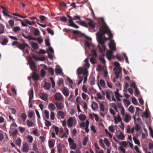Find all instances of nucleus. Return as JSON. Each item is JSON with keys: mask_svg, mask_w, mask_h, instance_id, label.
Returning a JSON list of instances; mask_svg holds the SVG:
<instances>
[{"mask_svg": "<svg viewBox=\"0 0 153 153\" xmlns=\"http://www.w3.org/2000/svg\"><path fill=\"white\" fill-rule=\"evenodd\" d=\"M107 33L108 35V37H105L106 40H108L112 39L113 37V35L111 32L108 27L106 24L103 25L99 29V32L97 34V41L99 43L101 44L103 49H102L100 47L98 46V47L100 52L101 53H104L106 50V47L105 45L103 39V35Z\"/></svg>", "mask_w": 153, "mask_h": 153, "instance_id": "f257e3e1", "label": "nucleus"}, {"mask_svg": "<svg viewBox=\"0 0 153 153\" xmlns=\"http://www.w3.org/2000/svg\"><path fill=\"white\" fill-rule=\"evenodd\" d=\"M84 69L82 67H79L77 69V74L78 77L80 80L77 83L78 84H79L82 82L84 79L83 83H85L87 81V77L88 76L84 75L83 74Z\"/></svg>", "mask_w": 153, "mask_h": 153, "instance_id": "f03ea898", "label": "nucleus"}, {"mask_svg": "<svg viewBox=\"0 0 153 153\" xmlns=\"http://www.w3.org/2000/svg\"><path fill=\"white\" fill-rule=\"evenodd\" d=\"M29 59L27 60V65H29L31 70L32 71H36V66L35 62L33 61L31 57L30 56L28 57Z\"/></svg>", "mask_w": 153, "mask_h": 153, "instance_id": "7ed1b4c3", "label": "nucleus"}, {"mask_svg": "<svg viewBox=\"0 0 153 153\" xmlns=\"http://www.w3.org/2000/svg\"><path fill=\"white\" fill-rule=\"evenodd\" d=\"M55 100L57 101H62L64 100V98L61 94L59 92L56 93L54 95Z\"/></svg>", "mask_w": 153, "mask_h": 153, "instance_id": "20e7f679", "label": "nucleus"}, {"mask_svg": "<svg viewBox=\"0 0 153 153\" xmlns=\"http://www.w3.org/2000/svg\"><path fill=\"white\" fill-rule=\"evenodd\" d=\"M122 68L117 69L116 67L113 69V71H114V74L116 75V79H118L120 77V74L122 73Z\"/></svg>", "mask_w": 153, "mask_h": 153, "instance_id": "39448f33", "label": "nucleus"}, {"mask_svg": "<svg viewBox=\"0 0 153 153\" xmlns=\"http://www.w3.org/2000/svg\"><path fill=\"white\" fill-rule=\"evenodd\" d=\"M31 31H33L34 35L36 36H38L40 34V32L38 28H35L34 27H30Z\"/></svg>", "mask_w": 153, "mask_h": 153, "instance_id": "423d86ee", "label": "nucleus"}, {"mask_svg": "<svg viewBox=\"0 0 153 153\" xmlns=\"http://www.w3.org/2000/svg\"><path fill=\"white\" fill-rule=\"evenodd\" d=\"M39 97L42 100L46 101L48 99V94L44 93H40L39 94Z\"/></svg>", "mask_w": 153, "mask_h": 153, "instance_id": "0eeeda50", "label": "nucleus"}, {"mask_svg": "<svg viewBox=\"0 0 153 153\" xmlns=\"http://www.w3.org/2000/svg\"><path fill=\"white\" fill-rule=\"evenodd\" d=\"M109 46L110 49L112 51H115L116 50L115 44L114 43V41L111 40L110 41V43L109 44Z\"/></svg>", "mask_w": 153, "mask_h": 153, "instance_id": "6e6552de", "label": "nucleus"}, {"mask_svg": "<svg viewBox=\"0 0 153 153\" xmlns=\"http://www.w3.org/2000/svg\"><path fill=\"white\" fill-rule=\"evenodd\" d=\"M90 66V64L89 63H87L84 65V69L83 74L84 75H86L87 76H88V69L89 68Z\"/></svg>", "mask_w": 153, "mask_h": 153, "instance_id": "1a4fd4ad", "label": "nucleus"}, {"mask_svg": "<svg viewBox=\"0 0 153 153\" xmlns=\"http://www.w3.org/2000/svg\"><path fill=\"white\" fill-rule=\"evenodd\" d=\"M55 72L58 74L62 76L63 74L62 72V70L61 68L59 65L56 66L55 70Z\"/></svg>", "mask_w": 153, "mask_h": 153, "instance_id": "9d476101", "label": "nucleus"}, {"mask_svg": "<svg viewBox=\"0 0 153 153\" xmlns=\"http://www.w3.org/2000/svg\"><path fill=\"white\" fill-rule=\"evenodd\" d=\"M113 52L112 51H107L106 53V57L109 60H111L112 59Z\"/></svg>", "mask_w": 153, "mask_h": 153, "instance_id": "9b49d317", "label": "nucleus"}, {"mask_svg": "<svg viewBox=\"0 0 153 153\" xmlns=\"http://www.w3.org/2000/svg\"><path fill=\"white\" fill-rule=\"evenodd\" d=\"M55 104L57 109L62 110L64 107L63 104L60 102H56Z\"/></svg>", "mask_w": 153, "mask_h": 153, "instance_id": "f8f14e48", "label": "nucleus"}, {"mask_svg": "<svg viewBox=\"0 0 153 153\" xmlns=\"http://www.w3.org/2000/svg\"><path fill=\"white\" fill-rule=\"evenodd\" d=\"M74 122V120L73 118L71 117H70L68 120L67 122V124L68 126L69 127H71L72 126L73 123Z\"/></svg>", "mask_w": 153, "mask_h": 153, "instance_id": "ddd939ff", "label": "nucleus"}, {"mask_svg": "<svg viewBox=\"0 0 153 153\" xmlns=\"http://www.w3.org/2000/svg\"><path fill=\"white\" fill-rule=\"evenodd\" d=\"M22 149L23 152L25 153H27L29 150V146L27 143H25L23 144Z\"/></svg>", "mask_w": 153, "mask_h": 153, "instance_id": "4468645a", "label": "nucleus"}, {"mask_svg": "<svg viewBox=\"0 0 153 153\" xmlns=\"http://www.w3.org/2000/svg\"><path fill=\"white\" fill-rule=\"evenodd\" d=\"M26 47H29L28 45L26 43L20 44L17 47L21 50H23Z\"/></svg>", "mask_w": 153, "mask_h": 153, "instance_id": "2eb2a0df", "label": "nucleus"}, {"mask_svg": "<svg viewBox=\"0 0 153 153\" xmlns=\"http://www.w3.org/2000/svg\"><path fill=\"white\" fill-rule=\"evenodd\" d=\"M131 120V117L130 115L126 114L124 119V121L126 123H128Z\"/></svg>", "mask_w": 153, "mask_h": 153, "instance_id": "dca6fc26", "label": "nucleus"}, {"mask_svg": "<svg viewBox=\"0 0 153 153\" xmlns=\"http://www.w3.org/2000/svg\"><path fill=\"white\" fill-rule=\"evenodd\" d=\"M29 103H30L31 101L32 100V99L33 98V89L31 90L30 93L29 94Z\"/></svg>", "mask_w": 153, "mask_h": 153, "instance_id": "f3484780", "label": "nucleus"}, {"mask_svg": "<svg viewBox=\"0 0 153 153\" xmlns=\"http://www.w3.org/2000/svg\"><path fill=\"white\" fill-rule=\"evenodd\" d=\"M91 107L92 109L95 110L98 108V106L96 102L94 101H93L91 105Z\"/></svg>", "mask_w": 153, "mask_h": 153, "instance_id": "a211bd4d", "label": "nucleus"}, {"mask_svg": "<svg viewBox=\"0 0 153 153\" xmlns=\"http://www.w3.org/2000/svg\"><path fill=\"white\" fill-rule=\"evenodd\" d=\"M51 86V85L50 83L45 82V85L43 87L45 89L48 90H49Z\"/></svg>", "mask_w": 153, "mask_h": 153, "instance_id": "6ab92c4d", "label": "nucleus"}, {"mask_svg": "<svg viewBox=\"0 0 153 153\" xmlns=\"http://www.w3.org/2000/svg\"><path fill=\"white\" fill-rule=\"evenodd\" d=\"M63 147V145L61 143H59L57 146L58 151L59 153H61L62 152V148Z\"/></svg>", "mask_w": 153, "mask_h": 153, "instance_id": "aec40b11", "label": "nucleus"}, {"mask_svg": "<svg viewBox=\"0 0 153 153\" xmlns=\"http://www.w3.org/2000/svg\"><path fill=\"white\" fill-rule=\"evenodd\" d=\"M48 108L51 111L54 110L56 107L54 104L51 103L48 106Z\"/></svg>", "mask_w": 153, "mask_h": 153, "instance_id": "412c9836", "label": "nucleus"}, {"mask_svg": "<svg viewBox=\"0 0 153 153\" xmlns=\"http://www.w3.org/2000/svg\"><path fill=\"white\" fill-rule=\"evenodd\" d=\"M68 22L69 23V25L70 26L76 28V25L73 22L72 19H69Z\"/></svg>", "mask_w": 153, "mask_h": 153, "instance_id": "4be33fe9", "label": "nucleus"}, {"mask_svg": "<svg viewBox=\"0 0 153 153\" xmlns=\"http://www.w3.org/2000/svg\"><path fill=\"white\" fill-rule=\"evenodd\" d=\"M117 137L119 139L122 140H124L125 137V136L122 132H120V134L117 135Z\"/></svg>", "mask_w": 153, "mask_h": 153, "instance_id": "5701e85b", "label": "nucleus"}, {"mask_svg": "<svg viewBox=\"0 0 153 153\" xmlns=\"http://www.w3.org/2000/svg\"><path fill=\"white\" fill-rule=\"evenodd\" d=\"M88 25L91 27L93 29H94L95 28V27H97V28L98 29V27H100V26L98 25H94L92 22H89L88 23Z\"/></svg>", "mask_w": 153, "mask_h": 153, "instance_id": "b1692460", "label": "nucleus"}, {"mask_svg": "<svg viewBox=\"0 0 153 153\" xmlns=\"http://www.w3.org/2000/svg\"><path fill=\"white\" fill-rule=\"evenodd\" d=\"M33 79L36 81H37L39 79L38 74L35 72H33L32 75Z\"/></svg>", "mask_w": 153, "mask_h": 153, "instance_id": "393cba45", "label": "nucleus"}, {"mask_svg": "<svg viewBox=\"0 0 153 153\" xmlns=\"http://www.w3.org/2000/svg\"><path fill=\"white\" fill-rule=\"evenodd\" d=\"M23 121L25 122L27 117V115L25 113H22L20 115Z\"/></svg>", "mask_w": 153, "mask_h": 153, "instance_id": "a878e982", "label": "nucleus"}, {"mask_svg": "<svg viewBox=\"0 0 153 153\" xmlns=\"http://www.w3.org/2000/svg\"><path fill=\"white\" fill-rule=\"evenodd\" d=\"M4 26L2 24H0V34H2L4 32Z\"/></svg>", "mask_w": 153, "mask_h": 153, "instance_id": "bb28decb", "label": "nucleus"}, {"mask_svg": "<svg viewBox=\"0 0 153 153\" xmlns=\"http://www.w3.org/2000/svg\"><path fill=\"white\" fill-rule=\"evenodd\" d=\"M80 34L82 36H84L85 37V38L87 39L90 40L91 39V38L90 37L86 36L85 34L83 33H81L79 31L77 30V35L78 34Z\"/></svg>", "mask_w": 153, "mask_h": 153, "instance_id": "cd10ccee", "label": "nucleus"}, {"mask_svg": "<svg viewBox=\"0 0 153 153\" xmlns=\"http://www.w3.org/2000/svg\"><path fill=\"white\" fill-rule=\"evenodd\" d=\"M58 114L59 117H60L61 119H63L64 118V113L62 111H59L58 112Z\"/></svg>", "mask_w": 153, "mask_h": 153, "instance_id": "c85d7f7f", "label": "nucleus"}, {"mask_svg": "<svg viewBox=\"0 0 153 153\" xmlns=\"http://www.w3.org/2000/svg\"><path fill=\"white\" fill-rule=\"evenodd\" d=\"M86 128H85V131L87 133H88L89 131V129L88 128L89 125V121L87 120L86 121Z\"/></svg>", "mask_w": 153, "mask_h": 153, "instance_id": "c756f323", "label": "nucleus"}, {"mask_svg": "<svg viewBox=\"0 0 153 153\" xmlns=\"http://www.w3.org/2000/svg\"><path fill=\"white\" fill-rule=\"evenodd\" d=\"M27 139L28 140V141L30 143H32L33 140V137L32 136L30 135L27 136Z\"/></svg>", "mask_w": 153, "mask_h": 153, "instance_id": "7c9ffc66", "label": "nucleus"}, {"mask_svg": "<svg viewBox=\"0 0 153 153\" xmlns=\"http://www.w3.org/2000/svg\"><path fill=\"white\" fill-rule=\"evenodd\" d=\"M71 149H75L76 147V146L74 142L69 145Z\"/></svg>", "mask_w": 153, "mask_h": 153, "instance_id": "2f4dec72", "label": "nucleus"}, {"mask_svg": "<svg viewBox=\"0 0 153 153\" xmlns=\"http://www.w3.org/2000/svg\"><path fill=\"white\" fill-rule=\"evenodd\" d=\"M8 42V40L7 39L4 38L3 39L2 42H1V44L3 45H6Z\"/></svg>", "mask_w": 153, "mask_h": 153, "instance_id": "473e14b6", "label": "nucleus"}, {"mask_svg": "<svg viewBox=\"0 0 153 153\" xmlns=\"http://www.w3.org/2000/svg\"><path fill=\"white\" fill-rule=\"evenodd\" d=\"M27 126L28 127H30L33 126V123L32 121L27 120L26 121Z\"/></svg>", "mask_w": 153, "mask_h": 153, "instance_id": "72a5a7b5", "label": "nucleus"}, {"mask_svg": "<svg viewBox=\"0 0 153 153\" xmlns=\"http://www.w3.org/2000/svg\"><path fill=\"white\" fill-rule=\"evenodd\" d=\"M78 117L79 119L80 120L82 121L85 120L86 119V116L85 115L82 114H81L79 115Z\"/></svg>", "mask_w": 153, "mask_h": 153, "instance_id": "f704fd0d", "label": "nucleus"}, {"mask_svg": "<svg viewBox=\"0 0 153 153\" xmlns=\"http://www.w3.org/2000/svg\"><path fill=\"white\" fill-rule=\"evenodd\" d=\"M44 114L45 115V117L47 119H48L49 117V111L47 110L44 111Z\"/></svg>", "mask_w": 153, "mask_h": 153, "instance_id": "c9c22d12", "label": "nucleus"}, {"mask_svg": "<svg viewBox=\"0 0 153 153\" xmlns=\"http://www.w3.org/2000/svg\"><path fill=\"white\" fill-rule=\"evenodd\" d=\"M21 142L22 140L20 138H18L16 140V144L19 147H20L21 146Z\"/></svg>", "mask_w": 153, "mask_h": 153, "instance_id": "e433bc0d", "label": "nucleus"}, {"mask_svg": "<svg viewBox=\"0 0 153 153\" xmlns=\"http://www.w3.org/2000/svg\"><path fill=\"white\" fill-rule=\"evenodd\" d=\"M133 140L134 141V142L136 144H137L139 146L140 145V142L135 137H133Z\"/></svg>", "mask_w": 153, "mask_h": 153, "instance_id": "4c0bfd02", "label": "nucleus"}, {"mask_svg": "<svg viewBox=\"0 0 153 153\" xmlns=\"http://www.w3.org/2000/svg\"><path fill=\"white\" fill-rule=\"evenodd\" d=\"M100 111L103 112L105 111L104 105L102 103H101L100 104Z\"/></svg>", "mask_w": 153, "mask_h": 153, "instance_id": "58836bf2", "label": "nucleus"}, {"mask_svg": "<svg viewBox=\"0 0 153 153\" xmlns=\"http://www.w3.org/2000/svg\"><path fill=\"white\" fill-rule=\"evenodd\" d=\"M104 142L106 146L108 147L110 146V143L107 138H105L104 140Z\"/></svg>", "mask_w": 153, "mask_h": 153, "instance_id": "ea45409f", "label": "nucleus"}, {"mask_svg": "<svg viewBox=\"0 0 153 153\" xmlns=\"http://www.w3.org/2000/svg\"><path fill=\"white\" fill-rule=\"evenodd\" d=\"M62 92L64 95L66 97H67L69 94L68 92L64 88L62 90Z\"/></svg>", "mask_w": 153, "mask_h": 153, "instance_id": "a19ab883", "label": "nucleus"}, {"mask_svg": "<svg viewBox=\"0 0 153 153\" xmlns=\"http://www.w3.org/2000/svg\"><path fill=\"white\" fill-rule=\"evenodd\" d=\"M48 70L49 73L51 75H53L54 73V69L52 68H48Z\"/></svg>", "mask_w": 153, "mask_h": 153, "instance_id": "79ce46f5", "label": "nucleus"}, {"mask_svg": "<svg viewBox=\"0 0 153 153\" xmlns=\"http://www.w3.org/2000/svg\"><path fill=\"white\" fill-rule=\"evenodd\" d=\"M45 121V124L46 126L49 127L51 125V123L49 121L44 119Z\"/></svg>", "mask_w": 153, "mask_h": 153, "instance_id": "37998d69", "label": "nucleus"}, {"mask_svg": "<svg viewBox=\"0 0 153 153\" xmlns=\"http://www.w3.org/2000/svg\"><path fill=\"white\" fill-rule=\"evenodd\" d=\"M49 146L50 148H53L54 146V143L53 141L49 140L48 141Z\"/></svg>", "mask_w": 153, "mask_h": 153, "instance_id": "c03bdc74", "label": "nucleus"}, {"mask_svg": "<svg viewBox=\"0 0 153 153\" xmlns=\"http://www.w3.org/2000/svg\"><path fill=\"white\" fill-rule=\"evenodd\" d=\"M99 143L100 145L103 148H105V146L103 142V140L102 139H100L99 140Z\"/></svg>", "mask_w": 153, "mask_h": 153, "instance_id": "a18cd8bd", "label": "nucleus"}, {"mask_svg": "<svg viewBox=\"0 0 153 153\" xmlns=\"http://www.w3.org/2000/svg\"><path fill=\"white\" fill-rule=\"evenodd\" d=\"M47 53L48 54L49 58L53 60V58H55V57L53 54H50L48 51H47Z\"/></svg>", "mask_w": 153, "mask_h": 153, "instance_id": "49530a36", "label": "nucleus"}, {"mask_svg": "<svg viewBox=\"0 0 153 153\" xmlns=\"http://www.w3.org/2000/svg\"><path fill=\"white\" fill-rule=\"evenodd\" d=\"M32 47L35 49L38 48V45L36 43H31Z\"/></svg>", "mask_w": 153, "mask_h": 153, "instance_id": "de8ad7c7", "label": "nucleus"}, {"mask_svg": "<svg viewBox=\"0 0 153 153\" xmlns=\"http://www.w3.org/2000/svg\"><path fill=\"white\" fill-rule=\"evenodd\" d=\"M91 52L92 53V55L94 57H97V54L96 51L94 49H93L91 51Z\"/></svg>", "mask_w": 153, "mask_h": 153, "instance_id": "09e8293b", "label": "nucleus"}, {"mask_svg": "<svg viewBox=\"0 0 153 153\" xmlns=\"http://www.w3.org/2000/svg\"><path fill=\"white\" fill-rule=\"evenodd\" d=\"M33 112L32 111H29L27 113V116L29 118H32L33 115Z\"/></svg>", "mask_w": 153, "mask_h": 153, "instance_id": "8fccbe9b", "label": "nucleus"}, {"mask_svg": "<svg viewBox=\"0 0 153 153\" xmlns=\"http://www.w3.org/2000/svg\"><path fill=\"white\" fill-rule=\"evenodd\" d=\"M60 20L64 22H66L68 21V19L65 16H63L61 18Z\"/></svg>", "mask_w": 153, "mask_h": 153, "instance_id": "3c124183", "label": "nucleus"}, {"mask_svg": "<svg viewBox=\"0 0 153 153\" xmlns=\"http://www.w3.org/2000/svg\"><path fill=\"white\" fill-rule=\"evenodd\" d=\"M99 59L103 64H105L106 61L103 56H100Z\"/></svg>", "mask_w": 153, "mask_h": 153, "instance_id": "603ef678", "label": "nucleus"}, {"mask_svg": "<svg viewBox=\"0 0 153 153\" xmlns=\"http://www.w3.org/2000/svg\"><path fill=\"white\" fill-rule=\"evenodd\" d=\"M8 23L11 27H13L14 24V21L12 20H9L8 21Z\"/></svg>", "mask_w": 153, "mask_h": 153, "instance_id": "864d4df0", "label": "nucleus"}, {"mask_svg": "<svg viewBox=\"0 0 153 153\" xmlns=\"http://www.w3.org/2000/svg\"><path fill=\"white\" fill-rule=\"evenodd\" d=\"M33 150L34 151H35L37 153L39 152V149L37 147V146H36V145L34 144L33 147Z\"/></svg>", "mask_w": 153, "mask_h": 153, "instance_id": "5fc2aeb1", "label": "nucleus"}, {"mask_svg": "<svg viewBox=\"0 0 153 153\" xmlns=\"http://www.w3.org/2000/svg\"><path fill=\"white\" fill-rule=\"evenodd\" d=\"M88 140V139L87 137H85L83 140L82 142V144L84 146L86 145L87 143Z\"/></svg>", "mask_w": 153, "mask_h": 153, "instance_id": "6e6d98bb", "label": "nucleus"}, {"mask_svg": "<svg viewBox=\"0 0 153 153\" xmlns=\"http://www.w3.org/2000/svg\"><path fill=\"white\" fill-rule=\"evenodd\" d=\"M128 111L131 113H133L134 112V107L132 105L130 106L128 108Z\"/></svg>", "mask_w": 153, "mask_h": 153, "instance_id": "4d7b16f0", "label": "nucleus"}, {"mask_svg": "<svg viewBox=\"0 0 153 153\" xmlns=\"http://www.w3.org/2000/svg\"><path fill=\"white\" fill-rule=\"evenodd\" d=\"M78 23L80 24L82 26L87 27V25L85 22L83 21H81L78 22Z\"/></svg>", "mask_w": 153, "mask_h": 153, "instance_id": "13d9d810", "label": "nucleus"}, {"mask_svg": "<svg viewBox=\"0 0 153 153\" xmlns=\"http://www.w3.org/2000/svg\"><path fill=\"white\" fill-rule=\"evenodd\" d=\"M123 55L125 59L126 62L128 63H129V62L128 60V58L126 56V54L125 53H123Z\"/></svg>", "mask_w": 153, "mask_h": 153, "instance_id": "bf43d9fd", "label": "nucleus"}, {"mask_svg": "<svg viewBox=\"0 0 153 153\" xmlns=\"http://www.w3.org/2000/svg\"><path fill=\"white\" fill-rule=\"evenodd\" d=\"M100 83L102 87H104L105 86V81L103 79L100 80Z\"/></svg>", "mask_w": 153, "mask_h": 153, "instance_id": "052dcab7", "label": "nucleus"}, {"mask_svg": "<svg viewBox=\"0 0 153 153\" xmlns=\"http://www.w3.org/2000/svg\"><path fill=\"white\" fill-rule=\"evenodd\" d=\"M114 65L117 68V69H119L120 68H122L120 66V65L119 63L117 62H114Z\"/></svg>", "mask_w": 153, "mask_h": 153, "instance_id": "680f3d73", "label": "nucleus"}, {"mask_svg": "<svg viewBox=\"0 0 153 153\" xmlns=\"http://www.w3.org/2000/svg\"><path fill=\"white\" fill-rule=\"evenodd\" d=\"M40 19L42 22H44L46 20L47 18L46 17L43 16H40L39 17Z\"/></svg>", "mask_w": 153, "mask_h": 153, "instance_id": "e2e57ef3", "label": "nucleus"}, {"mask_svg": "<svg viewBox=\"0 0 153 153\" xmlns=\"http://www.w3.org/2000/svg\"><path fill=\"white\" fill-rule=\"evenodd\" d=\"M82 90L85 93H87L88 90L87 87L85 85H83Z\"/></svg>", "mask_w": 153, "mask_h": 153, "instance_id": "0e129e2a", "label": "nucleus"}, {"mask_svg": "<svg viewBox=\"0 0 153 153\" xmlns=\"http://www.w3.org/2000/svg\"><path fill=\"white\" fill-rule=\"evenodd\" d=\"M45 45H47L49 47L50 46V43L49 42V39H45Z\"/></svg>", "mask_w": 153, "mask_h": 153, "instance_id": "69168bd1", "label": "nucleus"}, {"mask_svg": "<svg viewBox=\"0 0 153 153\" xmlns=\"http://www.w3.org/2000/svg\"><path fill=\"white\" fill-rule=\"evenodd\" d=\"M20 28L19 26L14 27L13 29V31L14 32H16L19 30H20Z\"/></svg>", "mask_w": 153, "mask_h": 153, "instance_id": "338daca9", "label": "nucleus"}, {"mask_svg": "<svg viewBox=\"0 0 153 153\" xmlns=\"http://www.w3.org/2000/svg\"><path fill=\"white\" fill-rule=\"evenodd\" d=\"M140 127L138 124H137L135 125V129L137 131H138L140 129Z\"/></svg>", "mask_w": 153, "mask_h": 153, "instance_id": "774afa93", "label": "nucleus"}]
</instances>
